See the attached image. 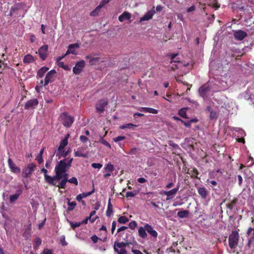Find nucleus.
Wrapping results in <instances>:
<instances>
[{"label":"nucleus","mask_w":254,"mask_h":254,"mask_svg":"<svg viewBox=\"0 0 254 254\" xmlns=\"http://www.w3.org/2000/svg\"><path fill=\"white\" fill-rule=\"evenodd\" d=\"M39 102L37 99L28 100L25 104L24 109L26 110L34 109L38 105Z\"/></svg>","instance_id":"obj_11"},{"label":"nucleus","mask_w":254,"mask_h":254,"mask_svg":"<svg viewBox=\"0 0 254 254\" xmlns=\"http://www.w3.org/2000/svg\"><path fill=\"white\" fill-rule=\"evenodd\" d=\"M237 198L233 199L230 203L226 204L227 207L230 210H232L234 207V204L237 202Z\"/></svg>","instance_id":"obj_37"},{"label":"nucleus","mask_w":254,"mask_h":254,"mask_svg":"<svg viewBox=\"0 0 254 254\" xmlns=\"http://www.w3.org/2000/svg\"><path fill=\"white\" fill-rule=\"evenodd\" d=\"M99 62V58H98V57L92 58L90 59V60L89 61V64L91 65H94V64H96Z\"/></svg>","instance_id":"obj_41"},{"label":"nucleus","mask_w":254,"mask_h":254,"mask_svg":"<svg viewBox=\"0 0 254 254\" xmlns=\"http://www.w3.org/2000/svg\"><path fill=\"white\" fill-rule=\"evenodd\" d=\"M36 160L39 164H41L43 162V156L38 155V156L36 157Z\"/></svg>","instance_id":"obj_56"},{"label":"nucleus","mask_w":254,"mask_h":254,"mask_svg":"<svg viewBox=\"0 0 254 254\" xmlns=\"http://www.w3.org/2000/svg\"><path fill=\"white\" fill-rule=\"evenodd\" d=\"M130 231H127L126 232V237L123 238V240L125 241L124 242H115L114 250L118 254H127V252L125 248L131 244L130 242H128V236H130Z\"/></svg>","instance_id":"obj_2"},{"label":"nucleus","mask_w":254,"mask_h":254,"mask_svg":"<svg viewBox=\"0 0 254 254\" xmlns=\"http://www.w3.org/2000/svg\"><path fill=\"white\" fill-rule=\"evenodd\" d=\"M128 226L131 229L134 230L137 226V223L135 221H132L129 223Z\"/></svg>","instance_id":"obj_46"},{"label":"nucleus","mask_w":254,"mask_h":254,"mask_svg":"<svg viewBox=\"0 0 254 254\" xmlns=\"http://www.w3.org/2000/svg\"><path fill=\"white\" fill-rule=\"evenodd\" d=\"M108 102L106 101H101L96 105V109L98 112L103 113L105 110V107L107 105Z\"/></svg>","instance_id":"obj_16"},{"label":"nucleus","mask_w":254,"mask_h":254,"mask_svg":"<svg viewBox=\"0 0 254 254\" xmlns=\"http://www.w3.org/2000/svg\"><path fill=\"white\" fill-rule=\"evenodd\" d=\"M182 123L186 127H190L191 124H190V121H188V122H186L184 121H182Z\"/></svg>","instance_id":"obj_63"},{"label":"nucleus","mask_w":254,"mask_h":254,"mask_svg":"<svg viewBox=\"0 0 254 254\" xmlns=\"http://www.w3.org/2000/svg\"><path fill=\"white\" fill-rule=\"evenodd\" d=\"M129 221L128 219L125 216H120L118 219V221L120 224H125Z\"/></svg>","instance_id":"obj_38"},{"label":"nucleus","mask_w":254,"mask_h":254,"mask_svg":"<svg viewBox=\"0 0 254 254\" xmlns=\"http://www.w3.org/2000/svg\"><path fill=\"white\" fill-rule=\"evenodd\" d=\"M187 173L190 175L191 178L199 179V178L198 177L199 172L195 168H193L191 170H189Z\"/></svg>","instance_id":"obj_22"},{"label":"nucleus","mask_w":254,"mask_h":254,"mask_svg":"<svg viewBox=\"0 0 254 254\" xmlns=\"http://www.w3.org/2000/svg\"><path fill=\"white\" fill-rule=\"evenodd\" d=\"M60 119L62 124L66 127H70L74 121V117L66 112L61 114Z\"/></svg>","instance_id":"obj_4"},{"label":"nucleus","mask_w":254,"mask_h":254,"mask_svg":"<svg viewBox=\"0 0 254 254\" xmlns=\"http://www.w3.org/2000/svg\"><path fill=\"white\" fill-rule=\"evenodd\" d=\"M218 117L217 114L215 111H211L209 115V118L211 120L217 119Z\"/></svg>","instance_id":"obj_44"},{"label":"nucleus","mask_w":254,"mask_h":254,"mask_svg":"<svg viewBox=\"0 0 254 254\" xmlns=\"http://www.w3.org/2000/svg\"><path fill=\"white\" fill-rule=\"evenodd\" d=\"M155 12L153 9L148 11L144 16L140 18V21H146L151 19Z\"/></svg>","instance_id":"obj_20"},{"label":"nucleus","mask_w":254,"mask_h":254,"mask_svg":"<svg viewBox=\"0 0 254 254\" xmlns=\"http://www.w3.org/2000/svg\"><path fill=\"white\" fill-rule=\"evenodd\" d=\"M57 72L55 69L49 71L46 74L44 80V86H46L49 83L53 82L56 78Z\"/></svg>","instance_id":"obj_7"},{"label":"nucleus","mask_w":254,"mask_h":254,"mask_svg":"<svg viewBox=\"0 0 254 254\" xmlns=\"http://www.w3.org/2000/svg\"><path fill=\"white\" fill-rule=\"evenodd\" d=\"M137 149L136 148H132L131 149L128 153L130 155H136L137 153Z\"/></svg>","instance_id":"obj_53"},{"label":"nucleus","mask_w":254,"mask_h":254,"mask_svg":"<svg viewBox=\"0 0 254 254\" xmlns=\"http://www.w3.org/2000/svg\"><path fill=\"white\" fill-rule=\"evenodd\" d=\"M138 110L142 112L149 113L153 114H157L158 113L157 110L149 107H140Z\"/></svg>","instance_id":"obj_21"},{"label":"nucleus","mask_w":254,"mask_h":254,"mask_svg":"<svg viewBox=\"0 0 254 254\" xmlns=\"http://www.w3.org/2000/svg\"><path fill=\"white\" fill-rule=\"evenodd\" d=\"M94 192V190L93 189L91 191L88 192H83L82 193H80V195H82L83 198L86 197L91 194H92Z\"/></svg>","instance_id":"obj_47"},{"label":"nucleus","mask_w":254,"mask_h":254,"mask_svg":"<svg viewBox=\"0 0 254 254\" xmlns=\"http://www.w3.org/2000/svg\"><path fill=\"white\" fill-rule=\"evenodd\" d=\"M41 171L44 174L45 181L50 185L56 186V183H54V176L51 177L47 174L48 171L45 168H42Z\"/></svg>","instance_id":"obj_10"},{"label":"nucleus","mask_w":254,"mask_h":254,"mask_svg":"<svg viewBox=\"0 0 254 254\" xmlns=\"http://www.w3.org/2000/svg\"><path fill=\"white\" fill-rule=\"evenodd\" d=\"M68 180V174L65 172L61 174L60 178H57L56 175L54 176V183H56V187L60 189H65L66 184Z\"/></svg>","instance_id":"obj_3"},{"label":"nucleus","mask_w":254,"mask_h":254,"mask_svg":"<svg viewBox=\"0 0 254 254\" xmlns=\"http://www.w3.org/2000/svg\"><path fill=\"white\" fill-rule=\"evenodd\" d=\"M67 182H69L71 184H73L76 186L78 185V184L77 179L74 177H72L70 179H68Z\"/></svg>","instance_id":"obj_45"},{"label":"nucleus","mask_w":254,"mask_h":254,"mask_svg":"<svg viewBox=\"0 0 254 254\" xmlns=\"http://www.w3.org/2000/svg\"><path fill=\"white\" fill-rule=\"evenodd\" d=\"M66 199L67 200V204L68 206V207L67 209V211H72L75 208V207L76 205V202L75 201L70 202L69 198H66Z\"/></svg>","instance_id":"obj_30"},{"label":"nucleus","mask_w":254,"mask_h":254,"mask_svg":"<svg viewBox=\"0 0 254 254\" xmlns=\"http://www.w3.org/2000/svg\"><path fill=\"white\" fill-rule=\"evenodd\" d=\"M81 224V222L73 223L71 222L70 223V226L73 229L79 227Z\"/></svg>","instance_id":"obj_49"},{"label":"nucleus","mask_w":254,"mask_h":254,"mask_svg":"<svg viewBox=\"0 0 254 254\" xmlns=\"http://www.w3.org/2000/svg\"><path fill=\"white\" fill-rule=\"evenodd\" d=\"M21 5L20 3H16L14 4L13 6L11 7L10 10L9 15H12L16 11L20 9L21 8Z\"/></svg>","instance_id":"obj_26"},{"label":"nucleus","mask_w":254,"mask_h":254,"mask_svg":"<svg viewBox=\"0 0 254 254\" xmlns=\"http://www.w3.org/2000/svg\"><path fill=\"white\" fill-rule=\"evenodd\" d=\"M169 145L171 146H172L174 148H177L179 147L178 145L174 143L173 141H169Z\"/></svg>","instance_id":"obj_57"},{"label":"nucleus","mask_w":254,"mask_h":254,"mask_svg":"<svg viewBox=\"0 0 254 254\" xmlns=\"http://www.w3.org/2000/svg\"><path fill=\"white\" fill-rule=\"evenodd\" d=\"M189 212L188 210H182L178 212L177 215L181 218H187L188 217Z\"/></svg>","instance_id":"obj_33"},{"label":"nucleus","mask_w":254,"mask_h":254,"mask_svg":"<svg viewBox=\"0 0 254 254\" xmlns=\"http://www.w3.org/2000/svg\"><path fill=\"white\" fill-rule=\"evenodd\" d=\"M117 223L116 221H113L112 224L111 233L112 234H114V231L116 229Z\"/></svg>","instance_id":"obj_54"},{"label":"nucleus","mask_w":254,"mask_h":254,"mask_svg":"<svg viewBox=\"0 0 254 254\" xmlns=\"http://www.w3.org/2000/svg\"><path fill=\"white\" fill-rule=\"evenodd\" d=\"M113 213V206L110 201V199L109 200L108 204V207L106 210V216L108 217H110Z\"/></svg>","instance_id":"obj_28"},{"label":"nucleus","mask_w":254,"mask_h":254,"mask_svg":"<svg viewBox=\"0 0 254 254\" xmlns=\"http://www.w3.org/2000/svg\"><path fill=\"white\" fill-rule=\"evenodd\" d=\"M137 126V125H134L133 124L128 123L126 125L121 126L119 127L121 129H124L127 128L131 129V128H132L133 127H136Z\"/></svg>","instance_id":"obj_36"},{"label":"nucleus","mask_w":254,"mask_h":254,"mask_svg":"<svg viewBox=\"0 0 254 254\" xmlns=\"http://www.w3.org/2000/svg\"><path fill=\"white\" fill-rule=\"evenodd\" d=\"M235 39L239 41L243 40L247 36V34L246 32L241 30L236 31L234 33Z\"/></svg>","instance_id":"obj_13"},{"label":"nucleus","mask_w":254,"mask_h":254,"mask_svg":"<svg viewBox=\"0 0 254 254\" xmlns=\"http://www.w3.org/2000/svg\"><path fill=\"white\" fill-rule=\"evenodd\" d=\"M110 0H103L99 4V6L101 7V8L105 5V4H107Z\"/></svg>","instance_id":"obj_61"},{"label":"nucleus","mask_w":254,"mask_h":254,"mask_svg":"<svg viewBox=\"0 0 254 254\" xmlns=\"http://www.w3.org/2000/svg\"><path fill=\"white\" fill-rule=\"evenodd\" d=\"M8 164L11 171L14 173H19L20 172V168L17 167L16 164L12 161V159L10 158L8 159Z\"/></svg>","instance_id":"obj_14"},{"label":"nucleus","mask_w":254,"mask_h":254,"mask_svg":"<svg viewBox=\"0 0 254 254\" xmlns=\"http://www.w3.org/2000/svg\"><path fill=\"white\" fill-rule=\"evenodd\" d=\"M79 150L80 149L79 148ZM74 155L76 157H82L84 158L87 157V155L86 154H83L80 150H77L74 152Z\"/></svg>","instance_id":"obj_40"},{"label":"nucleus","mask_w":254,"mask_h":254,"mask_svg":"<svg viewBox=\"0 0 254 254\" xmlns=\"http://www.w3.org/2000/svg\"><path fill=\"white\" fill-rule=\"evenodd\" d=\"M239 234L238 231H233L230 234L228 238L229 246L231 249H235L238 244Z\"/></svg>","instance_id":"obj_5"},{"label":"nucleus","mask_w":254,"mask_h":254,"mask_svg":"<svg viewBox=\"0 0 254 254\" xmlns=\"http://www.w3.org/2000/svg\"><path fill=\"white\" fill-rule=\"evenodd\" d=\"M145 228L146 229V232H147L151 237L156 239L158 236V233L156 231L153 229L152 226L146 223L145 224Z\"/></svg>","instance_id":"obj_12"},{"label":"nucleus","mask_w":254,"mask_h":254,"mask_svg":"<svg viewBox=\"0 0 254 254\" xmlns=\"http://www.w3.org/2000/svg\"><path fill=\"white\" fill-rule=\"evenodd\" d=\"M49 70V68L46 66H43L40 69L38 70L37 74V77L39 78H42L45 73Z\"/></svg>","instance_id":"obj_25"},{"label":"nucleus","mask_w":254,"mask_h":254,"mask_svg":"<svg viewBox=\"0 0 254 254\" xmlns=\"http://www.w3.org/2000/svg\"><path fill=\"white\" fill-rule=\"evenodd\" d=\"M198 194L202 197L203 198H206L207 196V191L205 188H199L197 189Z\"/></svg>","instance_id":"obj_31"},{"label":"nucleus","mask_w":254,"mask_h":254,"mask_svg":"<svg viewBox=\"0 0 254 254\" xmlns=\"http://www.w3.org/2000/svg\"><path fill=\"white\" fill-rule=\"evenodd\" d=\"M35 243L36 247H38L41 244L42 240L40 238L37 237L35 240Z\"/></svg>","instance_id":"obj_52"},{"label":"nucleus","mask_w":254,"mask_h":254,"mask_svg":"<svg viewBox=\"0 0 254 254\" xmlns=\"http://www.w3.org/2000/svg\"><path fill=\"white\" fill-rule=\"evenodd\" d=\"M187 109V108H186L181 109L178 112L179 115L183 118L188 119L186 113Z\"/></svg>","instance_id":"obj_35"},{"label":"nucleus","mask_w":254,"mask_h":254,"mask_svg":"<svg viewBox=\"0 0 254 254\" xmlns=\"http://www.w3.org/2000/svg\"><path fill=\"white\" fill-rule=\"evenodd\" d=\"M48 46L44 45L41 46L38 50V54L42 61H45L48 56Z\"/></svg>","instance_id":"obj_8"},{"label":"nucleus","mask_w":254,"mask_h":254,"mask_svg":"<svg viewBox=\"0 0 254 254\" xmlns=\"http://www.w3.org/2000/svg\"><path fill=\"white\" fill-rule=\"evenodd\" d=\"M34 61L33 57L29 54H27L24 56L23 59V62L25 64H29L33 63Z\"/></svg>","instance_id":"obj_29"},{"label":"nucleus","mask_w":254,"mask_h":254,"mask_svg":"<svg viewBox=\"0 0 254 254\" xmlns=\"http://www.w3.org/2000/svg\"><path fill=\"white\" fill-rule=\"evenodd\" d=\"M177 56V54H173L171 56V61L170 62V63L172 64L173 63H180V62L178 61L175 60V58Z\"/></svg>","instance_id":"obj_55"},{"label":"nucleus","mask_w":254,"mask_h":254,"mask_svg":"<svg viewBox=\"0 0 254 254\" xmlns=\"http://www.w3.org/2000/svg\"><path fill=\"white\" fill-rule=\"evenodd\" d=\"M99 142L100 143L104 144V145L108 147L109 148H111V145L110 144V143L107 141L104 140L103 139V137H100V139Z\"/></svg>","instance_id":"obj_42"},{"label":"nucleus","mask_w":254,"mask_h":254,"mask_svg":"<svg viewBox=\"0 0 254 254\" xmlns=\"http://www.w3.org/2000/svg\"><path fill=\"white\" fill-rule=\"evenodd\" d=\"M104 170L107 172L112 173L114 170V166L111 163H108L104 167Z\"/></svg>","instance_id":"obj_34"},{"label":"nucleus","mask_w":254,"mask_h":254,"mask_svg":"<svg viewBox=\"0 0 254 254\" xmlns=\"http://www.w3.org/2000/svg\"><path fill=\"white\" fill-rule=\"evenodd\" d=\"M36 168V165L34 163H30L25 167L22 170V176L24 178H28L32 174Z\"/></svg>","instance_id":"obj_6"},{"label":"nucleus","mask_w":254,"mask_h":254,"mask_svg":"<svg viewBox=\"0 0 254 254\" xmlns=\"http://www.w3.org/2000/svg\"><path fill=\"white\" fill-rule=\"evenodd\" d=\"M73 158L68 157L60 160L55 168L57 178H60L61 174L66 172L71 166Z\"/></svg>","instance_id":"obj_1"},{"label":"nucleus","mask_w":254,"mask_h":254,"mask_svg":"<svg viewBox=\"0 0 254 254\" xmlns=\"http://www.w3.org/2000/svg\"><path fill=\"white\" fill-rule=\"evenodd\" d=\"M131 18V14L127 11L124 12L119 16V20L123 22L125 20H128Z\"/></svg>","instance_id":"obj_23"},{"label":"nucleus","mask_w":254,"mask_h":254,"mask_svg":"<svg viewBox=\"0 0 254 254\" xmlns=\"http://www.w3.org/2000/svg\"><path fill=\"white\" fill-rule=\"evenodd\" d=\"M101 8V7L100 6H99V5L97 7H96V8L94 10H93V11H92L90 12V15L91 16H97Z\"/></svg>","instance_id":"obj_39"},{"label":"nucleus","mask_w":254,"mask_h":254,"mask_svg":"<svg viewBox=\"0 0 254 254\" xmlns=\"http://www.w3.org/2000/svg\"><path fill=\"white\" fill-rule=\"evenodd\" d=\"M91 239L94 243H96L99 238L96 235H94L91 237Z\"/></svg>","instance_id":"obj_60"},{"label":"nucleus","mask_w":254,"mask_h":254,"mask_svg":"<svg viewBox=\"0 0 254 254\" xmlns=\"http://www.w3.org/2000/svg\"><path fill=\"white\" fill-rule=\"evenodd\" d=\"M22 190L19 189L16 191V193L14 194L11 195L9 196V201L11 203H14L17 200L19 196L22 194Z\"/></svg>","instance_id":"obj_18"},{"label":"nucleus","mask_w":254,"mask_h":254,"mask_svg":"<svg viewBox=\"0 0 254 254\" xmlns=\"http://www.w3.org/2000/svg\"><path fill=\"white\" fill-rule=\"evenodd\" d=\"M55 153L56 154V156H59V159H60V158L62 157H64V158H66V157L68 155L69 151L67 150L65 151L62 150V151L59 152L58 150H57L55 152Z\"/></svg>","instance_id":"obj_32"},{"label":"nucleus","mask_w":254,"mask_h":254,"mask_svg":"<svg viewBox=\"0 0 254 254\" xmlns=\"http://www.w3.org/2000/svg\"><path fill=\"white\" fill-rule=\"evenodd\" d=\"M131 252L134 254H143V253L139 250H134V249H132L131 250Z\"/></svg>","instance_id":"obj_64"},{"label":"nucleus","mask_w":254,"mask_h":254,"mask_svg":"<svg viewBox=\"0 0 254 254\" xmlns=\"http://www.w3.org/2000/svg\"><path fill=\"white\" fill-rule=\"evenodd\" d=\"M85 65V62L83 60L76 63L73 68V72L76 75L79 74Z\"/></svg>","instance_id":"obj_9"},{"label":"nucleus","mask_w":254,"mask_h":254,"mask_svg":"<svg viewBox=\"0 0 254 254\" xmlns=\"http://www.w3.org/2000/svg\"><path fill=\"white\" fill-rule=\"evenodd\" d=\"M126 139V137L124 136H118L114 138V140L115 142H118Z\"/></svg>","instance_id":"obj_51"},{"label":"nucleus","mask_w":254,"mask_h":254,"mask_svg":"<svg viewBox=\"0 0 254 254\" xmlns=\"http://www.w3.org/2000/svg\"><path fill=\"white\" fill-rule=\"evenodd\" d=\"M127 229V227L126 226H122L118 229L117 230V233H120L119 235H123L124 234V233H122L121 232L123 231H124Z\"/></svg>","instance_id":"obj_48"},{"label":"nucleus","mask_w":254,"mask_h":254,"mask_svg":"<svg viewBox=\"0 0 254 254\" xmlns=\"http://www.w3.org/2000/svg\"><path fill=\"white\" fill-rule=\"evenodd\" d=\"M68 49L67 50L66 53L65 54V56L69 55L70 54L76 55V52L74 50L75 48H79V45L78 43L72 44L68 46Z\"/></svg>","instance_id":"obj_17"},{"label":"nucleus","mask_w":254,"mask_h":254,"mask_svg":"<svg viewBox=\"0 0 254 254\" xmlns=\"http://www.w3.org/2000/svg\"><path fill=\"white\" fill-rule=\"evenodd\" d=\"M210 87L208 84H204L201 86L199 89V92L201 97L204 98L206 96L207 93L210 90Z\"/></svg>","instance_id":"obj_15"},{"label":"nucleus","mask_w":254,"mask_h":254,"mask_svg":"<svg viewBox=\"0 0 254 254\" xmlns=\"http://www.w3.org/2000/svg\"><path fill=\"white\" fill-rule=\"evenodd\" d=\"M53 253H52V251L50 249H45L43 252H42V254H52Z\"/></svg>","instance_id":"obj_58"},{"label":"nucleus","mask_w":254,"mask_h":254,"mask_svg":"<svg viewBox=\"0 0 254 254\" xmlns=\"http://www.w3.org/2000/svg\"><path fill=\"white\" fill-rule=\"evenodd\" d=\"M91 166L95 169H100L102 167V164L101 163H93L91 164Z\"/></svg>","instance_id":"obj_50"},{"label":"nucleus","mask_w":254,"mask_h":254,"mask_svg":"<svg viewBox=\"0 0 254 254\" xmlns=\"http://www.w3.org/2000/svg\"><path fill=\"white\" fill-rule=\"evenodd\" d=\"M79 138L80 141L83 143L86 142L88 140V138L84 135H81Z\"/></svg>","instance_id":"obj_59"},{"label":"nucleus","mask_w":254,"mask_h":254,"mask_svg":"<svg viewBox=\"0 0 254 254\" xmlns=\"http://www.w3.org/2000/svg\"><path fill=\"white\" fill-rule=\"evenodd\" d=\"M60 244L63 246L67 245V243L65 241V237L64 235H62L60 237Z\"/></svg>","instance_id":"obj_43"},{"label":"nucleus","mask_w":254,"mask_h":254,"mask_svg":"<svg viewBox=\"0 0 254 254\" xmlns=\"http://www.w3.org/2000/svg\"><path fill=\"white\" fill-rule=\"evenodd\" d=\"M180 186L179 185H177V187L169 190L168 191H165L164 194L167 196L169 197L170 198L173 197L177 193V191H178L179 189ZM169 198H167V199H169Z\"/></svg>","instance_id":"obj_19"},{"label":"nucleus","mask_w":254,"mask_h":254,"mask_svg":"<svg viewBox=\"0 0 254 254\" xmlns=\"http://www.w3.org/2000/svg\"><path fill=\"white\" fill-rule=\"evenodd\" d=\"M146 229L145 228V225L144 227H139L138 230V235L142 239L146 238L147 235L146 232Z\"/></svg>","instance_id":"obj_24"},{"label":"nucleus","mask_w":254,"mask_h":254,"mask_svg":"<svg viewBox=\"0 0 254 254\" xmlns=\"http://www.w3.org/2000/svg\"><path fill=\"white\" fill-rule=\"evenodd\" d=\"M68 143L67 139V138H64L63 140H62L60 144V145L58 147V152H60V151H62V150L64 149V148L65 147V146L67 145Z\"/></svg>","instance_id":"obj_27"},{"label":"nucleus","mask_w":254,"mask_h":254,"mask_svg":"<svg viewBox=\"0 0 254 254\" xmlns=\"http://www.w3.org/2000/svg\"><path fill=\"white\" fill-rule=\"evenodd\" d=\"M97 218H98L97 216H96L94 218H92L91 216L89 215V216L86 217V218L88 219V221L89 220L91 223H93L96 220Z\"/></svg>","instance_id":"obj_62"}]
</instances>
